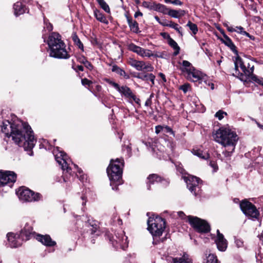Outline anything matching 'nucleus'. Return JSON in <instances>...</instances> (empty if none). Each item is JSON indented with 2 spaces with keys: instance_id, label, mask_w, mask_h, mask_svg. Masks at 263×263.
I'll return each mask as SVG.
<instances>
[{
  "instance_id": "nucleus-1",
  "label": "nucleus",
  "mask_w": 263,
  "mask_h": 263,
  "mask_svg": "<svg viewBox=\"0 0 263 263\" xmlns=\"http://www.w3.org/2000/svg\"><path fill=\"white\" fill-rule=\"evenodd\" d=\"M1 131L7 137H11L14 143L25 151H31L35 145L36 140L31 127L17 119L12 122L3 121Z\"/></svg>"
},
{
  "instance_id": "nucleus-2",
  "label": "nucleus",
  "mask_w": 263,
  "mask_h": 263,
  "mask_svg": "<svg viewBox=\"0 0 263 263\" xmlns=\"http://www.w3.org/2000/svg\"><path fill=\"white\" fill-rule=\"evenodd\" d=\"M214 140L225 148L222 154L226 158L230 157L234 152L238 140L236 133L226 127H220L213 134Z\"/></svg>"
},
{
  "instance_id": "nucleus-3",
  "label": "nucleus",
  "mask_w": 263,
  "mask_h": 263,
  "mask_svg": "<svg viewBox=\"0 0 263 263\" xmlns=\"http://www.w3.org/2000/svg\"><path fill=\"white\" fill-rule=\"evenodd\" d=\"M47 44L49 48V55L51 57L64 59L69 58L70 55L66 49V45L59 33H51L49 35Z\"/></svg>"
},
{
  "instance_id": "nucleus-4",
  "label": "nucleus",
  "mask_w": 263,
  "mask_h": 263,
  "mask_svg": "<svg viewBox=\"0 0 263 263\" xmlns=\"http://www.w3.org/2000/svg\"><path fill=\"white\" fill-rule=\"evenodd\" d=\"M123 163V159L118 158L115 160L112 159L107 168V173L110 181V185L114 190H117L118 186L122 183V175Z\"/></svg>"
},
{
  "instance_id": "nucleus-5",
  "label": "nucleus",
  "mask_w": 263,
  "mask_h": 263,
  "mask_svg": "<svg viewBox=\"0 0 263 263\" xmlns=\"http://www.w3.org/2000/svg\"><path fill=\"white\" fill-rule=\"evenodd\" d=\"M234 64L235 73H233V75L238 76L243 73L246 76L250 77L253 74L254 65L249 62L246 59H243L237 56L235 58Z\"/></svg>"
},
{
  "instance_id": "nucleus-6",
  "label": "nucleus",
  "mask_w": 263,
  "mask_h": 263,
  "mask_svg": "<svg viewBox=\"0 0 263 263\" xmlns=\"http://www.w3.org/2000/svg\"><path fill=\"white\" fill-rule=\"evenodd\" d=\"M105 81L112 86L129 103H133L135 102L137 104L139 103L140 99L136 97L129 87L125 85L120 86L118 83L108 79H105Z\"/></svg>"
},
{
  "instance_id": "nucleus-7",
  "label": "nucleus",
  "mask_w": 263,
  "mask_h": 263,
  "mask_svg": "<svg viewBox=\"0 0 263 263\" xmlns=\"http://www.w3.org/2000/svg\"><path fill=\"white\" fill-rule=\"evenodd\" d=\"M148 230L154 236H160L165 227V222L159 216L149 217L147 220Z\"/></svg>"
},
{
  "instance_id": "nucleus-8",
  "label": "nucleus",
  "mask_w": 263,
  "mask_h": 263,
  "mask_svg": "<svg viewBox=\"0 0 263 263\" xmlns=\"http://www.w3.org/2000/svg\"><path fill=\"white\" fill-rule=\"evenodd\" d=\"M19 199L21 200L27 202L39 201L42 198V195L38 193H34L31 190L22 187L17 191Z\"/></svg>"
},
{
  "instance_id": "nucleus-9",
  "label": "nucleus",
  "mask_w": 263,
  "mask_h": 263,
  "mask_svg": "<svg viewBox=\"0 0 263 263\" xmlns=\"http://www.w3.org/2000/svg\"><path fill=\"white\" fill-rule=\"evenodd\" d=\"M239 206L241 211L246 216L253 219H258L259 212L251 202L244 200L240 203Z\"/></svg>"
},
{
  "instance_id": "nucleus-10",
  "label": "nucleus",
  "mask_w": 263,
  "mask_h": 263,
  "mask_svg": "<svg viewBox=\"0 0 263 263\" xmlns=\"http://www.w3.org/2000/svg\"><path fill=\"white\" fill-rule=\"evenodd\" d=\"M58 153L54 151L53 154L54 155L55 159L59 164L61 166V168L63 171H66L70 174V162L71 160L68 158L67 156L63 152L60 151L59 148L57 147Z\"/></svg>"
},
{
  "instance_id": "nucleus-11",
  "label": "nucleus",
  "mask_w": 263,
  "mask_h": 263,
  "mask_svg": "<svg viewBox=\"0 0 263 263\" xmlns=\"http://www.w3.org/2000/svg\"><path fill=\"white\" fill-rule=\"evenodd\" d=\"M187 219L190 223L197 232L208 233L210 231V225L205 220L191 216H189Z\"/></svg>"
},
{
  "instance_id": "nucleus-12",
  "label": "nucleus",
  "mask_w": 263,
  "mask_h": 263,
  "mask_svg": "<svg viewBox=\"0 0 263 263\" xmlns=\"http://www.w3.org/2000/svg\"><path fill=\"white\" fill-rule=\"evenodd\" d=\"M187 187L189 190L195 196L197 195L200 191V186L199 184L200 179L195 176H190L188 177H183Z\"/></svg>"
},
{
  "instance_id": "nucleus-13",
  "label": "nucleus",
  "mask_w": 263,
  "mask_h": 263,
  "mask_svg": "<svg viewBox=\"0 0 263 263\" xmlns=\"http://www.w3.org/2000/svg\"><path fill=\"white\" fill-rule=\"evenodd\" d=\"M33 221L30 219H25V226L20 232V237H22V239L27 240L35 237L36 234L33 230Z\"/></svg>"
},
{
  "instance_id": "nucleus-14",
  "label": "nucleus",
  "mask_w": 263,
  "mask_h": 263,
  "mask_svg": "<svg viewBox=\"0 0 263 263\" xmlns=\"http://www.w3.org/2000/svg\"><path fill=\"white\" fill-rule=\"evenodd\" d=\"M16 179V174L11 171H0V186H3L9 183H13Z\"/></svg>"
},
{
  "instance_id": "nucleus-15",
  "label": "nucleus",
  "mask_w": 263,
  "mask_h": 263,
  "mask_svg": "<svg viewBox=\"0 0 263 263\" xmlns=\"http://www.w3.org/2000/svg\"><path fill=\"white\" fill-rule=\"evenodd\" d=\"M128 62L131 66L134 67L138 71L145 70L147 71H152L153 70V67L149 63H146L142 61H138L135 59L130 58Z\"/></svg>"
},
{
  "instance_id": "nucleus-16",
  "label": "nucleus",
  "mask_w": 263,
  "mask_h": 263,
  "mask_svg": "<svg viewBox=\"0 0 263 263\" xmlns=\"http://www.w3.org/2000/svg\"><path fill=\"white\" fill-rule=\"evenodd\" d=\"M128 49L136 53L138 55L143 57H148L149 58L151 57L154 56V54L152 53V51L149 49H145L141 48L140 46H137L134 43H130L128 45Z\"/></svg>"
},
{
  "instance_id": "nucleus-17",
  "label": "nucleus",
  "mask_w": 263,
  "mask_h": 263,
  "mask_svg": "<svg viewBox=\"0 0 263 263\" xmlns=\"http://www.w3.org/2000/svg\"><path fill=\"white\" fill-rule=\"evenodd\" d=\"M118 236H117V239L115 242H112L113 246L116 248H118L119 246L123 250H125L128 246L127 241V237L124 234V232H122L120 234H118Z\"/></svg>"
},
{
  "instance_id": "nucleus-18",
  "label": "nucleus",
  "mask_w": 263,
  "mask_h": 263,
  "mask_svg": "<svg viewBox=\"0 0 263 263\" xmlns=\"http://www.w3.org/2000/svg\"><path fill=\"white\" fill-rule=\"evenodd\" d=\"M9 245L11 248H16L21 246L23 240L22 237H20L18 235L9 233L7 235Z\"/></svg>"
},
{
  "instance_id": "nucleus-19",
  "label": "nucleus",
  "mask_w": 263,
  "mask_h": 263,
  "mask_svg": "<svg viewBox=\"0 0 263 263\" xmlns=\"http://www.w3.org/2000/svg\"><path fill=\"white\" fill-rule=\"evenodd\" d=\"M167 263H193L192 259L189 257V256L184 253L183 255L179 257H172L168 256L166 258Z\"/></svg>"
},
{
  "instance_id": "nucleus-20",
  "label": "nucleus",
  "mask_w": 263,
  "mask_h": 263,
  "mask_svg": "<svg viewBox=\"0 0 263 263\" xmlns=\"http://www.w3.org/2000/svg\"><path fill=\"white\" fill-rule=\"evenodd\" d=\"M217 236L215 242L218 249L220 251H224L228 246L227 240L224 238L223 234H221L218 230H217Z\"/></svg>"
},
{
  "instance_id": "nucleus-21",
  "label": "nucleus",
  "mask_w": 263,
  "mask_h": 263,
  "mask_svg": "<svg viewBox=\"0 0 263 263\" xmlns=\"http://www.w3.org/2000/svg\"><path fill=\"white\" fill-rule=\"evenodd\" d=\"M34 238L42 244L48 247H52L56 245V242L53 241L48 235L36 234Z\"/></svg>"
},
{
  "instance_id": "nucleus-22",
  "label": "nucleus",
  "mask_w": 263,
  "mask_h": 263,
  "mask_svg": "<svg viewBox=\"0 0 263 263\" xmlns=\"http://www.w3.org/2000/svg\"><path fill=\"white\" fill-rule=\"evenodd\" d=\"M186 78L187 80L193 81V82H197L199 81V83H201V80L202 79V73L197 70L196 68L192 70L191 72H190L186 76Z\"/></svg>"
},
{
  "instance_id": "nucleus-23",
  "label": "nucleus",
  "mask_w": 263,
  "mask_h": 263,
  "mask_svg": "<svg viewBox=\"0 0 263 263\" xmlns=\"http://www.w3.org/2000/svg\"><path fill=\"white\" fill-rule=\"evenodd\" d=\"M147 179L146 183L148 190H151V185L158 183L162 180L161 177L154 174L149 175Z\"/></svg>"
},
{
  "instance_id": "nucleus-24",
  "label": "nucleus",
  "mask_w": 263,
  "mask_h": 263,
  "mask_svg": "<svg viewBox=\"0 0 263 263\" xmlns=\"http://www.w3.org/2000/svg\"><path fill=\"white\" fill-rule=\"evenodd\" d=\"M195 68L193 66L190 62L186 60H183L182 61V66L181 67L180 69L186 76L190 72H191L192 70H194Z\"/></svg>"
},
{
  "instance_id": "nucleus-25",
  "label": "nucleus",
  "mask_w": 263,
  "mask_h": 263,
  "mask_svg": "<svg viewBox=\"0 0 263 263\" xmlns=\"http://www.w3.org/2000/svg\"><path fill=\"white\" fill-rule=\"evenodd\" d=\"M87 222L91 227V234H96L97 236L99 235L100 234V231L99 229V222L97 221L90 220L89 219H88Z\"/></svg>"
},
{
  "instance_id": "nucleus-26",
  "label": "nucleus",
  "mask_w": 263,
  "mask_h": 263,
  "mask_svg": "<svg viewBox=\"0 0 263 263\" xmlns=\"http://www.w3.org/2000/svg\"><path fill=\"white\" fill-rule=\"evenodd\" d=\"M126 17L130 30L134 33H138L139 32V28L138 23L136 21H133L131 17L127 15Z\"/></svg>"
},
{
  "instance_id": "nucleus-27",
  "label": "nucleus",
  "mask_w": 263,
  "mask_h": 263,
  "mask_svg": "<svg viewBox=\"0 0 263 263\" xmlns=\"http://www.w3.org/2000/svg\"><path fill=\"white\" fill-rule=\"evenodd\" d=\"M14 15L18 16L25 12V8L21 2H17L13 5Z\"/></svg>"
},
{
  "instance_id": "nucleus-28",
  "label": "nucleus",
  "mask_w": 263,
  "mask_h": 263,
  "mask_svg": "<svg viewBox=\"0 0 263 263\" xmlns=\"http://www.w3.org/2000/svg\"><path fill=\"white\" fill-rule=\"evenodd\" d=\"M185 14V11L181 9L173 10L170 9L168 11V15L172 17L179 18Z\"/></svg>"
},
{
  "instance_id": "nucleus-29",
  "label": "nucleus",
  "mask_w": 263,
  "mask_h": 263,
  "mask_svg": "<svg viewBox=\"0 0 263 263\" xmlns=\"http://www.w3.org/2000/svg\"><path fill=\"white\" fill-rule=\"evenodd\" d=\"M223 40H222L223 43L230 47V48L234 52H236V46L232 42V40L229 37H228L226 34L223 33Z\"/></svg>"
},
{
  "instance_id": "nucleus-30",
  "label": "nucleus",
  "mask_w": 263,
  "mask_h": 263,
  "mask_svg": "<svg viewBox=\"0 0 263 263\" xmlns=\"http://www.w3.org/2000/svg\"><path fill=\"white\" fill-rule=\"evenodd\" d=\"M111 70L112 72H116L120 76L123 77L126 79L129 78V76L125 72V71L118 67L117 65H114L112 66Z\"/></svg>"
},
{
  "instance_id": "nucleus-31",
  "label": "nucleus",
  "mask_w": 263,
  "mask_h": 263,
  "mask_svg": "<svg viewBox=\"0 0 263 263\" xmlns=\"http://www.w3.org/2000/svg\"><path fill=\"white\" fill-rule=\"evenodd\" d=\"M137 78L144 81H150L152 82V85L154 84L155 76L152 73L139 74Z\"/></svg>"
},
{
  "instance_id": "nucleus-32",
  "label": "nucleus",
  "mask_w": 263,
  "mask_h": 263,
  "mask_svg": "<svg viewBox=\"0 0 263 263\" xmlns=\"http://www.w3.org/2000/svg\"><path fill=\"white\" fill-rule=\"evenodd\" d=\"M94 15L96 19L99 22L107 24L108 23L105 16L99 10L97 9L94 10Z\"/></svg>"
},
{
  "instance_id": "nucleus-33",
  "label": "nucleus",
  "mask_w": 263,
  "mask_h": 263,
  "mask_svg": "<svg viewBox=\"0 0 263 263\" xmlns=\"http://www.w3.org/2000/svg\"><path fill=\"white\" fill-rule=\"evenodd\" d=\"M192 153L194 155L203 159H206L209 157V155L208 153L203 152L200 149L194 148L192 151Z\"/></svg>"
},
{
  "instance_id": "nucleus-34",
  "label": "nucleus",
  "mask_w": 263,
  "mask_h": 263,
  "mask_svg": "<svg viewBox=\"0 0 263 263\" xmlns=\"http://www.w3.org/2000/svg\"><path fill=\"white\" fill-rule=\"evenodd\" d=\"M168 44L175 50L173 55L176 56L178 54L180 51V47L176 42L171 38L168 41Z\"/></svg>"
},
{
  "instance_id": "nucleus-35",
  "label": "nucleus",
  "mask_w": 263,
  "mask_h": 263,
  "mask_svg": "<svg viewBox=\"0 0 263 263\" xmlns=\"http://www.w3.org/2000/svg\"><path fill=\"white\" fill-rule=\"evenodd\" d=\"M170 10V9H168L165 5L161 4H156L154 9L155 11H159L165 14H168Z\"/></svg>"
},
{
  "instance_id": "nucleus-36",
  "label": "nucleus",
  "mask_w": 263,
  "mask_h": 263,
  "mask_svg": "<svg viewBox=\"0 0 263 263\" xmlns=\"http://www.w3.org/2000/svg\"><path fill=\"white\" fill-rule=\"evenodd\" d=\"M72 40L74 42V44L78 46V47L81 49L82 51L84 50L83 45L81 42L80 40L78 37V36L76 34H73L72 35Z\"/></svg>"
},
{
  "instance_id": "nucleus-37",
  "label": "nucleus",
  "mask_w": 263,
  "mask_h": 263,
  "mask_svg": "<svg viewBox=\"0 0 263 263\" xmlns=\"http://www.w3.org/2000/svg\"><path fill=\"white\" fill-rule=\"evenodd\" d=\"M97 2L100 5V7L107 13L110 12V8L107 3L104 0H97Z\"/></svg>"
},
{
  "instance_id": "nucleus-38",
  "label": "nucleus",
  "mask_w": 263,
  "mask_h": 263,
  "mask_svg": "<svg viewBox=\"0 0 263 263\" xmlns=\"http://www.w3.org/2000/svg\"><path fill=\"white\" fill-rule=\"evenodd\" d=\"M186 26L190 28L193 34L195 35L197 33L198 29L197 26L195 24L192 23L191 21H189L186 24Z\"/></svg>"
},
{
  "instance_id": "nucleus-39",
  "label": "nucleus",
  "mask_w": 263,
  "mask_h": 263,
  "mask_svg": "<svg viewBox=\"0 0 263 263\" xmlns=\"http://www.w3.org/2000/svg\"><path fill=\"white\" fill-rule=\"evenodd\" d=\"M156 4L154 3H151V2H149L144 1L142 3V6L145 7V8H148V9H149L150 10H154L155 6Z\"/></svg>"
},
{
  "instance_id": "nucleus-40",
  "label": "nucleus",
  "mask_w": 263,
  "mask_h": 263,
  "mask_svg": "<svg viewBox=\"0 0 263 263\" xmlns=\"http://www.w3.org/2000/svg\"><path fill=\"white\" fill-rule=\"evenodd\" d=\"M218 260L217 257L212 254H210L207 257L206 263H217Z\"/></svg>"
},
{
  "instance_id": "nucleus-41",
  "label": "nucleus",
  "mask_w": 263,
  "mask_h": 263,
  "mask_svg": "<svg viewBox=\"0 0 263 263\" xmlns=\"http://www.w3.org/2000/svg\"><path fill=\"white\" fill-rule=\"evenodd\" d=\"M224 116H227V113L222 110H219L215 115V117L218 118L219 120H222Z\"/></svg>"
},
{
  "instance_id": "nucleus-42",
  "label": "nucleus",
  "mask_w": 263,
  "mask_h": 263,
  "mask_svg": "<svg viewBox=\"0 0 263 263\" xmlns=\"http://www.w3.org/2000/svg\"><path fill=\"white\" fill-rule=\"evenodd\" d=\"M170 27L174 28L175 30H176L181 36H182V32L181 31V27H179V25L175 23L174 22H172L171 24V25Z\"/></svg>"
},
{
  "instance_id": "nucleus-43",
  "label": "nucleus",
  "mask_w": 263,
  "mask_h": 263,
  "mask_svg": "<svg viewBox=\"0 0 263 263\" xmlns=\"http://www.w3.org/2000/svg\"><path fill=\"white\" fill-rule=\"evenodd\" d=\"M236 29H237L236 30V31H237L238 33H239L241 34L245 35L249 37H251V36L249 34V33L247 32L246 31H244L243 28L242 27H241V26L236 27Z\"/></svg>"
},
{
  "instance_id": "nucleus-44",
  "label": "nucleus",
  "mask_w": 263,
  "mask_h": 263,
  "mask_svg": "<svg viewBox=\"0 0 263 263\" xmlns=\"http://www.w3.org/2000/svg\"><path fill=\"white\" fill-rule=\"evenodd\" d=\"M166 3H171L175 5L181 6L182 3L180 0H164Z\"/></svg>"
},
{
  "instance_id": "nucleus-45",
  "label": "nucleus",
  "mask_w": 263,
  "mask_h": 263,
  "mask_svg": "<svg viewBox=\"0 0 263 263\" xmlns=\"http://www.w3.org/2000/svg\"><path fill=\"white\" fill-rule=\"evenodd\" d=\"M44 22L45 25L44 28H46L48 31H52L53 29L52 25L50 23L48 22V20L46 19H44Z\"/></svg>"
},
{
  "instance_id": "nucleus-46",
  "label": "nucleus",
  "mask_w": 263,
  "mask_h": 263,
  "mask_svg": "<svg viewBox=\"0 0 263 263\" xmlns=\"http://www.w3.org/2000/svg\"><path fill=\"white\" fill-rule=\"evenodd\" d=\"M164 132L166 133H170V134L172 135L174 137L175 136V133L173 130V129L168 126H163V130Z\"/></svg>"
},
{
  "instance_id": "nucleus-47",
  "label": "nucleus",
  "mask_w": 263,
  "mask_h": 263,
  "mask_svg": "<svg viewBox=\"0 0 263 263\" xmlns=\"http://www.w3.org/2000/svg\"><path fill=\"white\" fill-rule=\"evenodd\" d=\"M172 22H173L171 21H168L167 20L163 19V20H162V21L160 23V25H161L163 26H168L170 27Z\"/></svg>"
},
{
  "instance_id": "nucleus-48",
  "label": "nucleus",
  "mask_w": 263,
  "mask_h": 263,
  "mask_svg": "<svg viewBox=\"0 0 263 263\" xmlns=\"http://www.w3.org/2000/svg\"><path fill=\"white\" fill-rule=\"evenodd\" d=\"M190 88L189 84H184L180 87V89L182 90L184 93H186Z\"/></svg>"
},
{
  "instance_id": "nucleus-49",
  "label": "nucleus",
  "mask_w": 263,
  "mask_h": 263,
  "mask_svg": "<svg viewBox=\"0 0 263 263\" xmlns=\"http://www.w3.org/2000/svg\"><path fill=\"white\" fill-rule=\"evenodd\" d=\"M81 82H82V84L83 85H87L90 86V85L91 84H92L91 81H90V80H89L86 78L82 79Z\"/></svg>"
},
{
  "instance_id": "nucleus-50",
  "label": "nucleus",
  "mask_w": 263,
  "mask_h": 263,
  "mask_svg": "<svg viewBox=\"0 0 263 263\" xmlns=\"http://www.w3.org/2000/svg\"><path fill=\"white\" fill-rule=\"evenodd\" d=\"M78 61L83 64L85 63V61H87L86 58L84 56H80L78 58Z\"/></svg>"
},
{
  "instance_id": "nucleus-51",
  "label": "nucleus",
  "mask_w": 263,
  "mask_h": 263,
  "mask_svg": "<svg viewBox=\"0 0 263 263\" xmlns=\"http://www.w3.org/2000/svg\"><path fill=\"white\" fill-rule=\"evenodd\" d=\"M163 130V126L161 125L156 126L155 127V132L157 134L160 133L161 131Z\"/></svg>"
},
{
  "instance_id": "nucleus-52",
  "label": "nucleus",
  "mask_w": 263,
  "mask_h": 263,
  "mask_svg": "<svg viewBox=\"0 0 263 263\" xmlns=\"http://www.w3.org/2000/svg\"><path fill=\"white\" fill-rule=\"evenodd\" d=\"M84 66L89 70H91L93 69V66L89 61H85V63L84 64Z\"/></svg>"
},
{
  "instance_id": "nucleus-53",
  "label": "nucleus",
  "mask_w": 263,
  "mask_h": 263,
  "mask_svg": "<svg viewBox=\"0 0 263 263\" xmlns=\"http://www.w3.org/2000/svg\"><path fill=\"white\" fill-rule=\"evenodd\" d=\"M81 198L82 200V205L84 206L86 204V203L87 202V196L85 195H83L81 196Z\"/></svg>"
},
{
  "instance_id": "nucleus-54",
  "label": "nucleus",
  "mask_w": 263,
  "mask_h": 263,
  "mask_svg": "<svg viewBox=\"0 0 263 263\" xmlns=\"http://www.w3.org/2000/svg\"><path fill=\"white\" fill-rule=\"evenodd\" d=\"M210 165L213 168L214 171H216L217 170V166L214 161H210Z\"/></svg>"
},
{
  "instance_id": "nucleus-55",
  "label": "nucleus",
  "mask_w": 263,
  "mask_h": 263,
  "mask_svg": "<svg viewBox=\"0 0 263 263\" xmlns=\"http://www.w3.org/2000/svg\"><path fill=\"white\" fill-rule=\"evenodd\" d=\"M235 243L238 247H241L243 246V241L240 239H236Z\"/></svg>"
},
{
  "instance_id": "nucleus-56",
  "label": "nucleus",
  "mask_w": 263,
  "mask_h": 263,
  "mask_svg": "<svg viewBox=\"0 0 263 263\" xmlns=\"http://www.w3.org/2000/svg\"><path fill=\"white\" fill-rule=\"evenodd\" d=\"M161 35L165 39H167L168 41L170 40V39H171L170 35L167 33L166 32L161 33Z\"/></svg>"
},
{
  "instance_id": "nucleus-57",
  "label": "nucleus",
  "mask_w": 263,
  "mask_h": 263,
  "mask_svg": "<svg viewBox=\"0 0 263 263\" xmlns=\"http://www.w3.org/2000/svg\"><path fill=\"white\" fill-rule=\"evenodd\" d=\"M152 103V100H151V99L148 98L145 103V105L147 106H149L151 105Z\"/></svg>"
},
{
  "instance_id": "nucleus-58",
  "label": "nucleus",
  "mask_w": 263,
  "mask_h": 263,
  "mask_svg": "<svg viewBox=\"0 0 263 263\" xmlns=\"http://www.w3.org/2000/svg\"><path fill=\"white\" fill-rule=\"evenodd\" d=\"M76 70H79L80 71H83L84 70V68L82 65H78L77 67L74 68Z\"/></svg>"
},
{
  "instance_id": "nucleus-59",
  "label": "nucleus",
  "mask_w": 263,
  "mask_h": 263,
  "mask_svg": "<svg viewBox=\"0 0 263 263\" xmlns=\"http://www.w3.org/2000/svg\"><path fill=\"white\" fill-rule=\"evenodd\" d=\"M227 30L230 32L236 31V30L235 28H233L232 27L227 26Z\"/></svg>"
},
{
  "instance_id": "nucleus-60",
  "label": "nucleus",
  "mask_w": 263,
  "mask_h": 263,
  "mask_svg": "<svg viewBox=\"0 0 263 263\" xmlns=\"http://www.w3.org/2000/svg\"><path fill=\"white\" fill-rule=\"evenodd\" d=\"M143 14L142 12L140 11H137L135 13L134 16L135 17H137L139 16H142Z\"/></svg>"
},
{
  "instance_id": "nucleus-61",
  "label": "nucleus",
  "mask_w": 263,
  "mask_h": 263,
  "mask_svg": "<svg viewBox=\"0 0 263 263\" xmlns=\"http://www.w3.org/2000/svg\"><path fill=\"white\" fill-rule=\"evenodd\" d=\"M178 215L181 218H183L185 216V214H184V213L181 211L178 212Z\"/></svg>"
},
{
  "instance_id": "nucleus-62",
  "label": "nucleus",
  "mask_w": 263,
  "mask_h": 263,
  "mask_svg": "<svg viewBox=\"0 0 263 263\" xmlns=\"http://www.w3.org/2000/svg\"><path fill=\"white\" fill-rule=\"evenodd\" d=\"M255 79H256V80H255V81L257 83L262 85L263 82L262 81V80H263V79H257V78H255Z\"/></svg>"
},
{
  "instance_id": "nucleus-63",
  "label": "nucleus",
  "mask_w": 263,
  "mask_h": 263,
  "mask_svg": "<svg viewBox=\"0 0 263 263\" xmlns=\"http://www.w3.org/2000/svg\"><path fill=\"white\" fill-rule=\"evenodd\" d=\"M160 76L161 77V78L162 79V80L164 81V82H166V80L165 79V77L164 74H163L162 73H160Z\"/></svg>"
},
{
  "instance_id": "nucleus-64",
  "label": "nucleus",
  "mask_w": 263,
  "mask_h": 263,
  "mask_svg": "<svg viewBox=\"0 0 263 263\" xmlns=\"http://www.w3.org/2000/svg\"><path fill=\"white\" fill-rule=\"evenodd\" d=\"M208 85L211 87V89L213 90L214 89V84L212 83H209Z\"/></svg>"
}]
</instances>
